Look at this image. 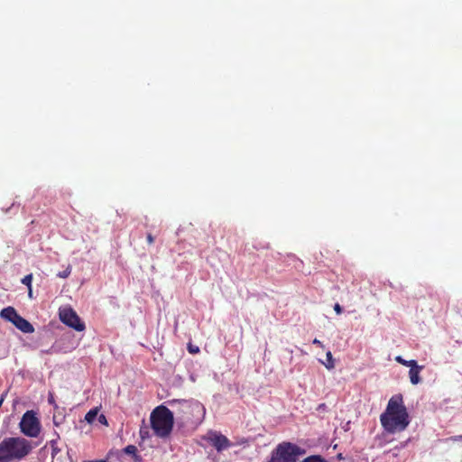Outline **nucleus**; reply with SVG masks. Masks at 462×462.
Returning <instances> with one entry per match:
<instances>
[{
    "instance_id": "obj_27",
    "label": "nucleus",
    "mask_w": 462,
    "mask_h": 462,
    "mask_svg": "<svg viewBox=\"0 0 462 462\" xmlns=\"http://www.w3.org/2000/svg\"><path fill=\"white\" fill-rule=\"evenodd\" d=\"M29 297H30V298H32V288H29Z\"/></svg>"
},
{
    "instance_id": "obj_14",
    "label": "nucleus",
    "mask_w": 462,
    "mask_h": 462,
    "mask_svg": "<svg viewBox=\"0 0 462 462\" xmlns=\"http://www.w3.org/2000/svg\"><path fill=\"white\" fill-rule=\"evenodd\" d=\"M97 409H92L90 410L85 416V420L88 422V423H93L95 421V420L97 419Z\"/></svg>"
},
{
    "instance_id": "obj_22",
    "label": "nucleus",
    "mask_w": 462,
    "mask_h": 462,
    "mask_svg": "<svg viewBox=\"0 0 462 462\" xmlns=\"http://www.w3.org/2000/svg\"><path fill=\"white\" fill-rule=\"evenodd\" d=\"M189 351L190 353H198L199 351V348L198 346H189Z\"/></svg>"
},
{
    "instance_id": "obj_10",
    "label": "nucleus",
    "mask_w": 462,
    "mask_h": 462,
    "mask_svg": "<svg viewBox=\"0 0 462 462\" xmlns=\"http://www.w3.org/2000/svg\"><path fill=\"white\" fill-rule=\"evenodd\" d=\"M13 324L23 333H32L34 331L32 325L20 315L13 320Z\"/></svg>"
},
{
    "instance_id": "obj_8",
    "label": "nucleus",
    "mask_w": 462,
    "mask_h": 462,
    "mask_svg": "<svg viewBox=\"0 0 462 462\" xmlns=\"http://www.w3.org/2000/svg\"><path fill=\"white\" fill-rule=\"evenodd\" d=\"M204 439L210 443L218 452L226 450L232 446V443L229 439L216 430H209L204 436Z\"/></svg>"
},
{
    "instance_id": "obj_2",
    "label": "nucleus",
    "mask_w": 462,
    "mask_h": 462,
    "mask_svg": "<svg viewBox=\"0 0 462 462\" xmlns=\"http://www.w3.org/2000/svg\"><path fill=\"white\" fill-rule=\"evenodd\" d=\"M32 449L31 442L21 437H9L0 442V462L22 460Z\"/></svg>"
},
{
    "instance_id": "obj_7",
    "label": "nucleus",
    "mask_w": 462,
    "mask_h": 462,
    "mask_svg": "<svg viewBox=\"0 0 462 462\" xmlns=\"http://www.w3.org/2000/svg\"><path fill=\"white\" fill-rule=\"evenodd\" d=\"M60 319L62 323L74 328L77 331H83L85 329L84 323L80 320L79 317L69 307H64L60 309Z\"/></svg>"
},
{
    "instance_id": "obj_19",
    "label": "nucleus",
    "mask_w": 462,
    "mask_h": 462,
    "mask_svg": "<svg viewBox=\"0 0 462 462\" xmlns=\"http://www.w3.org/2000/svg\"><path fill=\"white\" fill-rule=\"evenodd\" d=\"M99 423L103 424V425H107V420H106V418L104 414H100L97 418Z\"/></svg>"
},
{
    "instance_id": "obj_26",
    "label": "nucleus",
    "mask_w": 462,
    "mask_h": 462,
    "mask_svg": "<svg viewBox=\"0 0 462 462\" xmlns=\"http://www.w3.org/2000/svg\"><path fill=\"white\" fill-rule=\"evenodd\" d=\"M83 462H106V460L99 459V460H84Z\"/></svg>"
},
{
    "instance_id": "obj_24",
    "label": "nucleus",
    "mask_w": 462,
    "mask_h": 462,
    "mask_svg": "<svg viewBox=\"0 0 462 462\" xmlns=\"http://www.w3.org/2000/svg\"><path fill=\"white\" fill-rule=\"evenodd\" d=\"M147 240H148L149 244H152L154 239H153L152 236L151 234H149L147 236Z\"/></svg>"
},
{
    "instance_id": "obj_15",
    "label": "nucleus",
    "mask_w": 462,
    "mask_h": 462,
    "mask_svg": "<svg viewBox=\"0 0 462 462\" xmlns=\"http://www.w3.org/2000/svg\"><path fill=\"white\" fill-rule=\"evenodd\" d=\"M302 462H328L320 456H310L302 460Z\"/></svg>"
},
{
    "instance_id": "obj_23",
    "label": "nucleus",
    "mask_w": 462,
    "mask_h": 462,
    "mask_svg": "<svg viewBox=\"0 0 462 462\" xmlns=\"http://www.w3.org/2000/svg\"><path fill=\"white\" fill-rule=\"evenodd\" d=\"M313 344L318 345V346H319L323 347V344L321 343V341H319V339H317V338H315V339L313 340Z\"/></svg>"
},
{
    "instance_id": "obj_12",
    "label": "nucleus",
    "mask_w": 462,
    "mask_h": 462,
    "mask_svg": "<svg viewBox=\"0 0 462 462\" xmlns=\"http://www.w3.org/2000/svg\"><path fill=\"white\" fill-rule=\"evenodd\" d=\"M423 368H413L409 371V378L411 384L416 385L421 382L420 373Z\"/></svg>"
},
{
    "instance_id": "obj_17",
    "label": "nucleus",
    "mask_w": 462,
    "mask_h": 462,
    "mask_svg": "<svg viewBox=\"0 0 462 462\" xmlns=\"http://www.w3.org/2000/svg\"><path fill=\"white\" fill-rule=\"evenodd\" d=\"M32 274H28V275H25L23 279H22V283L26 285L29 288H32Z\"/></svg>"
},
{
    "instance_id": "obj_29",
    "label": "nucleus",
    "mask_w": 462,
    "mask_h": 462,
    "mask_svg": "<svg viewBox=\"0 0 462 462\" xmlns=\"http://www.w3.org/2000/svg\"><path fill=\"white\" fill-rule=\"evenodd\" d=\"M49 402H52V397H50V398H49Z\"/></svg>"
},
{
    "instance_id": "obj_21",
    "label": "nucleus",
    "mask_w": 462,
    "mask_h": 462,
    "mask_svg": "<svg viewBox=\"0 0 462 462\" xmlns=\"http://www.w3.org/2000/svg\"><path fill=\"white\" fill-rule=\"evenodd\" d=\"M334 310L336 311L337 314H341L343 310H342V307L338 304V303H336L334 305Z\"/></svg>"
},
{
    "instance_id": "obj_16",
    "label": "nucleus",
    "mask_w": 462,
    "mask_h": 462,
    "mask_svg": "<svg viewBox=\"0 0 462 462\" xmlns=\"http://www.w3.org/2000/svg\"><path fill=\"white\" fill-rule=\"evenodd\" d=\"M70 273H71V266L68 265L64 271L58 273L57 276L60 278L65 279V278H68Z\"/></svg>"
},
{
    "instance_id": "obj_18",
    "label": "nucleus",
    "mask_w": 462,
    "mask_h": 462,
    "mask_svg": "<svg viewBox=\"0 0 462 462\" xmlns=\"http://www.w3.org/2000/svg\"><path fill=\"white\" fill-rule=\"evenodd\" d=\"M405 366L410 367V369L413 368H423L422 365H419L416 360H407Z\"/></svg>"
},
{
    "instance_id": "obj_4",
    "label": "nucleus",
    "mask_w": 462,
    "mask_h": 462,
    "mask_svg": "<svg viewBox=\"0 0 462 462\" xmlns=\"http://www.w3.org/2000/svg\"><path fill=\"white\" fill-rule=\"evenodd\" d=\"M171 406L178 405L184 419L193 424H199L205 418L206 409L202 403L195 400H172Z\"/></svg>"
},
{
    "instance_id": "obj_11",
    "label": "nucleus",
    "mask_w": 462,
    "mask_h": 462,
    "mask_svg": "<svg viewBox=\"0 0 462 462\" xmlns=\"http://www.w3.org/2000/svg\"><path fill=\"white\" fill-rule=\"evenodd\" d=\"M1 318L13 323V320L18 316V313L13 307H7L1 310Z\"/></svg>"
},
{
    "instance_id": "obj_28",
    "label": "nucleus",
    "mask_w": 462,
    "mask_h": 462,
    "mask_svg": "<svg viewBox=\"0 0 462 462\" xmlns=\"http://www.w3.org/2000/svg\"><path fill=\"white\" fill-rule=\"evenodd\" d=\"M456 439H462V435L456 437Z\"/></svg>"
},
{
    "instance_id": "obj_13",
    "label": "nucleus",
    "mask_w": 462,
    "mask_h": 462,
    "mask_svg": "<svg viewBox=\"0 0 462 462\" xmlns=\"http://www.w3.org/2000/svg\"><path fill=\"white\" fill-rule=\"evenodd\" d=\"M326 362H322V364L325 365V367L328 370H331L335 367V360L332 356V354L330 351H328L326 354Z\"/></svg>"
},
{
    "instance_id": "obj_1",
    "label": "nucleus",
    "mask_w": 462,
    "mask_h": 462,
    "mask_svg": "<svg viewBox=\"0 0 462 462\" xmlns=\"http://www.w3.org/2000/svg\"><path fill=\"white\" fill-rule=\"evenodd\" d=\"M380 420L384 430L390 433L402 431L407 428L410 423L409 415L401 395H394L389 400Z\"/></svg>"
},
{
    "instance_id": "obj_6",
    "label": "nucleus",
    "mask_w": 462,
    "mask_h": 462,
    "mask_svg": "<svg viewBox=\"0 0 462 462\" xmlns=\"http://www.w3.org/2000/svg\"><path fill=\"white\" fill-rule=\"evenodd\" d=\"M21 431L27 437L36 438L41 431V424L32 411H27L19 423Z\"/></svg>"
},
{
    "instance_id": "obj_20",
    "label": "nucleus",
    "mask_w": 462,
    "mask_h": 462,
    "mask_svg": "<svg viewBox=\"0 0 462 462\" xmlns=\"http://www.w3.org/2000/svg\"><path fill=\"white\" fill-rule=\"evenodd\" d=\"M395 361L405 366L407 360L403 359L401 356L395 357Z\"/></svg>"
},
{
    "instance_id": "obj_25",
    "label": "nucleus",
    "mask_w": 462,
    "mask_h": 462,
    "mask_svg": "<svg viewBox=\"0 0 462 462\" xmlns=\"http://www.w3.org/2000/svg\"><path fill=\"white\" fill-rule=\"evenodd\" d=\"M43 352L46 354H51L54 352V346H51L50 349L44 350Z\"/></svg>"
},
{
    "instance_id": "obj_3",
    "label": "nucleus",
    "mask_w": 462,
    "mask_h": 462,
    "mask_svg": "<svg viewBox=\"0 0 462 462\" xmlns=\"http://www.w3.org/2000/svg\"><path fill=\"white\" fill-rule=\"evenodd\" d=\"M150 419L152 429L158 437L165 438L171 433L173 427V413L168 408H155Z\"/></svg>"
},
{
    "instance_id": "obj_5",
    "label": "nucleus",
    "mask_w": 462,
    "mask_h": 462,
    "mask_svg": "<svg viewBox=\"0 0 462 462\" xmlns=\"http://www.w3.org/2000/svg\"><path fill=\"white\" fill-rule=\"evenodd\" d=\"M300 454V448L289 442H284L277 446L273 451L268 462H296Z\"/></svg>"
},
{
    "instance_id": "obj_9",
    "label": "nucleus",
    "mask_w": 462,
    "mask_h": 462,
    "mask_svg": "<svg viewBox=\"0 0 462 462\" xmlns=\"http://www.w3.org/2000/svg\"><path fill=\"white\" fill-rule=\"evenodd\" d=\"M137 451V448L134 445H128L120 451L118 459L121 462H141L142 458Z\"/></svg>"
}]
</instances>
